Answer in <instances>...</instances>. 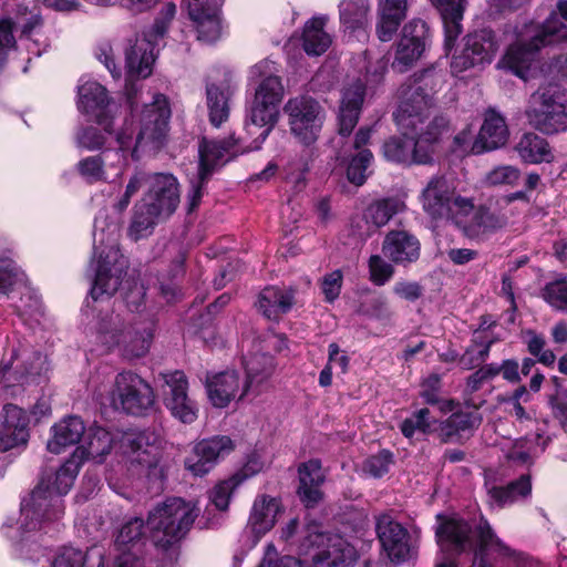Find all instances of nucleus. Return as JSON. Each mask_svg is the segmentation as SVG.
<instances>
[{
  "label": "nucleus",
  "instance_id": "obj_62",
  "mask_svg": "<svg viewBox=\"0 0 567 567\" xmlns=\"http://www.w3.org/2000/svg\"><path fill=\"white\" fill-rule=\"evenodd\" d=\"M25 276L12 261L0 266V293L24 282Z\"/></svg>",
  "mask_w": 567,
  "mask_h": 567
},
{
  "label": "nucleus",
  "instance_id": "obj_51",
  "mask_svg": "<svg viewBox=\"0 0 567 567\" xmlns=\"http://www.w3.org/2000/svg\"><path fill=\"white\" fill-rule=\"evenodd\" d=\"M342 24L352 31L363 28L370 12L369 0H344L339 6Z\"/></svg>",
  "mask_w": 567,
  "mask_h": 567
},
{
  "label": "nucleus",
  "instance_id": "obj_11",
  "mask_svg": "<svg viewBox=\"0 0 567 567\" xmlns=\"http://www.w3.org/2000/svg\"><path fill=\"white\" fill-rule=\"evenodd\" d=\"M501 42L491 29L467 33L451 55L450 68L454 75L468 70H482L491 64L498 52Z\"/></svg>",
  "mask_w": 567,
  "mask_h": 567
},
{
  "label": "nucleus",
  "instance_id": "obj_4",
  "mask_svg": "<svg viewBox=\"0 0 567 567\" xmlns=\"http://www.w3.org/2000/svg\"><path fill=\"white\" fill-rule=\"evenodd\" d=\"M144 173H135L128 181L123 195L113 205L114 215L107 220L106 212L101 210L94 220L93 240L94 249L99 250L106 246L101 252V264L97 270L96 287L93 293L102 289L112 292L118 285L123 270L127 267V258L121 254L117 245L121 215L130 205L131 198L138 192L143 183H146Z\"/></svg>",
  "mask_w": 567,
  "mask_h": 567
},
{
  "label": "nucleus",
  "instance_id": "obj_30",
  "mask_svg": "<svg viewBox=\"0 0 567 567\" xmlns=\"http://www.w3.org/2000/svg\"><path fill=\"white\" fill-rule=\"evenodd\" d=\"M440 13L444 28V50L450 54L463 32V17L467 0H429Z\"/></svg>",
  "mask_w": 567,
  "mask_h": 567
},
{
  "label": "nucleus",
  "instance_id": "obj_22",
  "mask_svg": "<svg viewBox=\"0 0 567 567\" xmlns=\"http://www.w3.org/2000/svg\"><path fill=\"white\" fill-rule=\"evenodd\" d=\"M377 533L384 553L393 563L408 560L413 553L409 532L389 514L377 518Z\"/></svg>",
  "mask_w": 567,
  "mask_h": 567
},
{
  "label": "nucleus",
  "instance_id": "obj_55",
  "mask_svg": "<svg viewBox=\"0 0 567 567\" xmlns=\"http://www.w3.org/2000/svg\"><path fill=\"white\" fill-rule=\"evenodd\" d=\"M144 522L142 518L135 517L126 522L116 538V549L140 550L138 542L143 536Z\"/></svg>",
  "mask_w": 567,
  "mask_h": 567
},
{
  "label": "nucleus",
  "instance_id": "obj_36",
  "mask_svg": "<svg viewBox=\"0 0 567 567\" xmlns=\"http://www.w3.org/2000/svg\"><path fill=\"white\" fill-rule=\"evenodd\" d=\"M51 437L47 449L53 454L62 453L66 447L78 444L85 434V425L81 417L69 415L52 425Z\"/></svg>",
  "mask_w": 567,
  "mask_h": 567
},
{
  "label": "nucleus",
  "instance_id": "obj_25",
  "mask_svg": "<svg viewBox=\"0 0 567 567\" xmlns=\"http://www.w3.org/2000/svg\"><path fill=\"white\" fill-rule=\"evenodd\" d=\"M184 2L196 28L197 39L206 43L217 41L221 32L220 0H184Z\"/></svg>",
  "mask_w": 567,
  "mask_h": 567
},
{
  "label": "nucleus",
  "instance_id": "obj_16",
  "mask_svg": "<svg viewBox=\"0 0 567 567\" xmlns=\"http://www.w3.org/2000/svg\"><path fill=\"white\" fill-rule=\"evenodd\" d=\"M455 194L454 187L444 176H433L420 195L422 208L432 219H451L456 223L457 203L467 199Z\"/></svg>",
  "mask_w": 567,
  "mask_h": 567
},
{
  "label": "nucleus",
  "instance_id": "obj_39",
  "mask_svg": "<svg viewBox=\"0 0 567 567\" xmlns=\"http://www.w3.org/2000/svg\"><path fill=\"white\" fill-rule=\"evenodd\" d=\"M124 442L130 446L134 461L148 467L156 465L162 437L155 431H143L125 435Z\"/></svg>",
  "mask_w": 567,
  "mask_h": 567
},
{
  "label": "nucleus",
  "instance_id": "obj_34",
  "mask_svg": "<svg viewBox=\"0 0 567 567\" xmlns=\"http://www.w3.org/2000/svg\"><path fill=\"white\" fill-rule=\"evenodd\" d=\"M507 138L508 128L505 120L495 111H488L485 114L478 136L471 146V152L481 154L486 151L496 150L505 145Z\"/></svg>",
  "mask_w": 567,
  "mask_h": 567
},
{
  "label": "nucleus",
  "instance_id": "obj_15",
  "mask_svg": "<svg viewBox=\"0 0 567 567\" xmlns=\"http://www.w3.org/2000/svg\"><path fill=\"white\" fill-rule=\"evenodd\" d=\"M284 112L288 117L290 133L299 143L309 146L318 140L326 113L317 100L308 95L291 97L286 102Z\"/></svg>",
  "mask_w": 567,
  "mask_h": 567
},
{
  "label": "nucleus",
  "instance_id": "obj_52",
  "mask_svg": "<svg viewBox=\"0 0 567 567\" xmlns=\"http://www.w3.org/2000/svg\"><path fill=\"white\" fill-rule=\"evenodd\" d=\"M285 90L281 80L277 75H267L258 83L255 89L254 99L265 104L275 106L279 110V105L284 99Z\"/></svg>",
  "mask_w": 567,
  "mask_h": 567
},
{
  "label": "nucleus",
  "instance_id": "obj_33",
  "mask_svg": "<svg viewBox=\"0 0 567 567\" xmlns=\"http://www.w3.org/2000/svg\"><path fill=\"white\" fill-rule=\"evenodd\" d=\"M159 43L143 33L126 51V69L130 76L147 78L156 59Z\"/></svg>",
  "mask_w": 567,
  "mask_h": 567
},
{
  "label": "nucleus",
  "instance_id": "obj_5",
  "mask_svg": "<svg viewBox=\"0 0 567 567\" xmlns=\"http://www.w3.org/2000/svg\"><path fill=\"white\" fill-rule=\"evenodd\" d=\"M564 27L555 13H551L543 24L528 27L527 32L507 48L496 68L509 71L526 81L540 48L556 41L567 44V31L561 32Z\"/></svg>",
  "mask_w": 567,
  "mask_h": 567
},
{
  "label": "nucleus",
  "instance_id": "obj_64",
  "mask_svg": "<svg viewBox=\"0 0 567 567\" xmlns=\"http://www.w3.org/2000/svg\"><path fill=\"white\" fill-rule=\"evenodd\" d=\"M369 269L371 280L378 286H382L389 281L394 272L393 266L378 255L370 257Z\"/></svg>",
  "mask_w": 567,
  "mask_h": 567
},
{
  "label": "nucleus",
  "instance_id": "obj_6",
  "mask_svg": "<svg viewBox=\"0 0 567 567\" xmlns=\"http://www.w3.org/2000/svg\"><path fill=\"white\" fill-rule=\"evenodd\" d=\"M199 514L196 504L182 498H169L148 515L152 542L159 550L175 549L186 536Z\"/></svg>",
  "mask_w": 567,
  "mask_h": 567
},
{
  "label": "nucleus",
  "instance_id": "obj_2",
  "mask_svg": "<svg viewBox=\"0 0 567 567\" xmlns=\"http://www.w3.org/2000/svg\"><path fill=\"white\" fill-rule=\"evenodd\" d=\"M442 79L432 70L423 71L412 84L400 91V104L394 120L402 136L390 137L383 144L384 157L400 164H429L433 159L434 146L449 131L445 116L427 121L434 105L433 94L441 87Z\"/></svg>",
  "mask_w": 567,
  "mask_h": 567
},
{
  "label": "nucleus",
  "instance_id": "obj_60",
  "mask_svg": "<svg viewBox=\"0 0 567 567\" xmlns=\"http://www.w3.org/2000/svg\"><path fill=\"white\" fill-rule=\"evenodd\" d=\"M105 141L106 135L94 126L84 127L76 134V146L90 152L102 148Z\"/></svg>",
  "mask_w": 567,
  "mask_h": 567
},
{
  "label": "nucleus",
  "instance_id": "obj_7",
  "mask_svg": "<svg viewBox=\"0 0 567 567\" xmlns=\"http://www.w3.org/2000/svg\"><path fill=\"white\" fill-rule=\"evenodd\" d=\"M436 528V538L440 546V554L436 557L435 567H457L455 557L462 554H473V565L480 563L481 539L480 533L485 526H489L486 520H482L473 528L464 519L456 517L442 518Z\"/></svg>",
  "mask_w": 567,
  "mask_h": 567
},
{
  "label": "nucleus",
  "instance_id": "obj_29",
  "mask_svg": "<svg viewBox=\"0 0 567 567\" xmlns=\"http://www.w3.org/2000/svg\"><path fill=\"white\" fill-rule=\"evenodd\" d=\"M280 512L281 506L278 498L268 495L256 497L245 529L251 536L252 545H256L275 526Z\"/></svg>",
  "mask_w": 567,
  "mask_h": 567
},
{
  "label": "nucleus",
  "instance_id": "obj_44",
  "mask_svg": "<svg viewBox=\"0 0 567 567\" xmlns=\"http://www.w3.org/2000/svg\"><path fill=\"white\" fill-rule=\"evenodd\" d=\"M158 207L151 205L144 198L135 205L134 215L130 226V235L137 240L148 235L154 226L162 219L169 217Z\"/></svg>",
  "mask_w": 567,
  "mask_h": 567
},
{
  "label": "nucleus",
  "instance_id": "obj_18",
  "mask_svg": "<svg viewBox=\"0 0 567 567\" xmlns=\"http://www.w3.org/2000/svg\"><path fill=\"white\" fill-rule=\"evenodd\" d=\"M48 371L47 357L40 352L24 353L21 361L13 352L9 361L2 362L0 377L3 385L8 388L16 384H40L47 380Z\"/></svg>",
  "mask_w": 567,
  "mask_h": 567
},
{
  "label": "nucleus",
  "instance_id": "obj_28",
  "mask_svg": "<svg viewBox=\"0 0 567 567\" xmlns=\"http://www.w3.org/2000/svg\"><path fill=\"white\" fill-rule=\"evenodd\" d=\"M148 186L144 199L172 215L179 204V185L176 177L169 173H154L146 177Z\"/></svg>",
  "mask_w": 567,
  "mask_h": 567
},
{
  "label": "nucleus",
  "instance_id": "obj_37",
  "mask_svg": "<svg viewBox=\"0 0 567 567\" xmlns=\"http://www.w3.org/2000/svg\"><path fill=\"white\" fill-rule=\"evenodd\" d=\"M103 249H105V251L109 250L106 248V246L101 247L99 250L94 249V256L97 257V259H96V261L92 260V262H91L92 266L95 264V276H94L93 286L90 291L92 299L96 301V300H102L103 298H110L113 293H115L117 291L118 287L121 285H123L124 299H125L127 307L131 310H138L140 306L143 303V300H144L145 290H144L143 285H141L135 279H131V278L125 279L128 266L121 274L120 279H118V285L114 291L106 292V291H103L102 289H100L99 292L93 293V290L96 287L97 270H99V267L101 264V252Z\"/></svg>",
  "mask_w": 567,
  "mask_h": 567
},
{
  "label": "nucleus",
  "instance_id": "obj_21",
  "mask_svg": "<svg viewBox=\"0 0 567 567\" xmlns=\"http://www.w3.org/2000/svg\"><path fill=\"white\" fill-rule=\"evenodd\" d=\"M254 381H245L237 371H224L208 375L206 389L210 403L215 408H226L233 400L251 395Z\"/></svg>",
  "mask_w": 567,
  "mask_h": 567
},
{
  "label": "nucleus",
  "instance_id": "obj_8",
  "mask_svg": "<svg viewBox=\"0 0 567 567\" xmlns=\"http://www.w3.org/2000/svg\"><path fill=\"white\" fill-rule=\"evenodd\" d=\"M525 115L536 131L553 135L567 130V91L557 83L539 86L529 97Z\"/></svg>",
  "mask_w": 567,
  "mask_h": 567
},
{
  "label": "nucleus",
  "instance_id": "obj_12",
  "mask_svg": "<svg viewBox=\"0 0 567 567\" xmlns=\"http://www.w3.org/2000/svg\"><path fill=\"white\" fill-rule=\"evenodd\" d=\"M106 402L116 411L142 415L152 409L155 395L152 386L140 375L123 371L115 377L107 395L101 399L102 404Z\"/></svg>",
  "mask_w": 567,
  "mask_h": 567
},
{
  "label": "nucleus",
  "instance_id": "obj_50",
  "mask_svg": "<svg viewBox=\"0 0 567 567\" xmlns=\"http://www.w3.org/2000/svg\"><path fill=\"white\" fill-rule=\"evenodd\" d=\"M532 492L529 475H522L518 480L506 486L492 487L488 489L489 498L499 506L511 505L520 497H527Z\"/></svg>",
  "mask_w": 567,
  "mask_h": 567
},
{
  "label": "nucleus",
  "instance_id": "obj_45",
  "mask_svg": "<svg viewBox=\"0 0 567 567\" xmlns=\"http://www.w3.org/2000/svg\"><path fill=\"white\" fill-rule=\"evenodd\" d=\"M522 161L529 164L551 163L554 153L548 142L535 133H525L515 146Z\"/></svg>",
  "mask_w": 567,
  "mask_h": 567
},
{
  "label": "nucleus",
  "instance_id": "obj_59",
  "mask_svg": "<svg viewBox=\"0 0 567 567\" xmlns=\"http://www.w3.org/2000/svg\"><path fill=\"white\" fill-rule=\"evenodd\" d=\"M176 14V6L172 2L166 3L158 17L156 18L154 24L152 28L144 32L146 35H148L151 39L159 43V40L164 38V35L167 32L169 22L174 19Z\"/></svg>",
  "mask_w": 567,
  "mask_h": 567
},
{
  "label": "nucleus",
  "instance_id": "obj_31",
  "mask_svg": "<svg viewBox=\"0 0 567 567\" xmlns=\"http://www.w3.org/2000/svg\"><path fill=\"white\" fill-rule=\"evenodd\" d=\"M421 245L419 239L405 230H392L386 234L382 252L384 257L396 265L415 262L420 257Z\"/></svg>",
  "mask_w": 567,
  "mask_h": 567
},
{
  "label": "nucleus",
  "instance_id": "obj_24",
  "mask_svg": "<svg viewBox=\"0 0 567 567\" xmlns=\"http://www.w3.org/2000/svg\"><path fill=\"white\" fill-rule=\"evenodd\" d=\"M228 153L226 143L203 140L199 146V167L197 179L192 182V188L187 195V210L194 212L203 197V186L217 166Z\"/></svg>",
  "mask_w": 567,
  "mask_h": 567
},
{
  "label": "nucleus",
  "instance_id": "obj_43",
  "mask_svg": "<svg viewBox=\"0 0 567 567\" xmlns=\"http://www.w3.org/2000/svg\"><path fill=\"white\" fill-rule=\"evenodd\" d=\"M261 470V466L250 461L241 472H238L229 478L218 483L210 492L209 498L212 505L224 512L228 508L230 497L234 491L250 475Z\"/></svg>",
  "mask_w": 567,
  "mask_h": 567
},
{
  "label": "nucleus",
  "instance_id": "obj_47",
  "mask_svg": "<svg viewBox=\"0 0 567 567\" xmlns=\"http://www.w3.org/2000/svg\"><path fill=\"white\" fill-rule=\"evenodd\" d=\"M246 378L245 381H254V389L251 395L256 396L265 390L267 379L274 371V359L266 353L250 355L246 362Z\"/></svg>",
  "mask_w": 567,
  "mask_h": 567
},
{
  "label": "nucleus",
  "instance_id": "obj_27",
  "mask_svg": "<svg viewBox=\"0 0 567 567\" xmlns=\"http://www.w3.org/2000/svg\"><path fill=\"white\" fill-rule=\"evenodd\" d=\"M425 33L426 23L421 20H412L403 27L393 69L404 72L421 56L425 48Z\"/></svg>",
  "mask_w": 567,
  "mask_h": 567
},
{
  "label": "nucleus",
  "instance_id": "obj_63",
  "mask_svg": "<svg viewBox=\"0 0 567 567\" xmlns=\"http://www.w3.org/2000/svg\"><path fill=\"white\" fill-rule=\"evenodd\" d=\"M258 567H305V564L292 556H279L276 547L268 544Z\"/></svg>",
  "mask_w": 567,
  "mask_h": 567
},
{
  "label": "nucleus",
  "instance_id": "obj_13",
  "mask_svg": "<svg viewBox=\"0 0 567 567\" xmlns=\"http://www.w3.org/2000/svg\"><path fill=\"white\" fill-rule=\"evenodd\" d=\"M13 24L20 28L21 38L29 41L27 49L34 55L40 56L49 47L48 38L43 33V19L40 12L19 6L16 22L10 19L0 20V66L4 63L9 51L16 45Z\"/></svg>",
  "mask_w": 567,
  "mask_h": 567
},
{
  "label": "nucleus",
  "instance_id": "obj_40",
  "mask_svg": "<svg viewBox=\"0 0 567 567\" xmlns=\"http://www.w3.org/2000/svg\"><path fill=\"white\" fill-rule=\"evenodd\" d=\"M235 87L227 80L206 86V99L210 123L219 127L229 116V100Z\"/></svg>",
  "mask_w": 567,
  "mask_h": 567
},
{
  "label": "nucleus",
  "instance_id": "obj_38",
  "mask_svg": "<svg viewBox=\"0 0 567 567\" xmlns=\"http://www.w3.org/2000/svg\"><path fill=\"white\" fill-rule=\"evenodd\" d=\"M481 539V558L478 567H499L493 564L489 557L494 554L497 556L508 559L515 564V567H524L526 558L520 554L513 551L511 548L505 546L493 533L491 526H485L480 533Z\"/></svg>",
  "mask_w": 567,
  "mask_h": 567
},
{
  "label": "nucleus",
  "instance_id": "obj_32",
  "mask_svg": "<svg viewBox=\"0 0 567 567\" xmlns=\"http://www.w3.org/2000/svg\"><path fill=\"white\" fill-rule=\"evenodd\" d=\"M299 486L297 489L300 501L307 507L316 506L322 498V484L326 481V473L319 460H309L298 467Z\"/></svg>",
  "mask_w": 567,
  "mask_h": 567
},
{
  "label": "nucleus",
  "instance_id": "obj_35",
  "mask_svg": "<svg viewBox=\"0 0 567 567\" xmlns=\"http://www.w3.org/2000/svg\"><path fill=\"white\" fill-rule=\"evenodd\" d=\"M363 97L364 85L360 80H357L344 89L338 116L339 134L341 137L349 136L359 121Z\"/></svg>",
  "mask_w": 567,
  "mask_h": 567
},
{
  "label": "nucleus",
  "instance_id": "obj_1",
  "mask_svg": "<svg viewBox=\"0 0 567 567\" xmlns=\"http://www.w3.org/2000/svg\"><path fill=\"white\" fill-rule=\"evenodd\" d=\"M86 446L78 447L72 456L52 475L43 476L32 491L30 498L21 505V516L16 526L6 524L3 530L21 557L33 558L37 553L38 532L42 528L40 518L58 519L62 512L61 496L69 493L85 458H97L112 449L113 439L101 426L85 430Z\"/></svg>",
  "mask_w": 567,
  "mask_h": 567
},
{
  "label": "nucleus",
  "instance_id": "obj_56",
  "mask_svg": "<svg viewBox=\"0 0 567 567\" xmlns=\"http://www.w3.org/2000/svg\"><path fill=\"white\" fill-rule=\"evenodd\" d=\"M542 297L553 309L567 312V279L559 277L546 284Z\"/></svg>",
  "mask_w": 567,
  "mask_h": 567
},
{
  "label": "nucleus",
  "instance_id": "obj_49",
  "mask_svg": "<svg viewBox=\"0 0 567 567\" xmlns=\"http://www.w3.org/2000/svg\"><path fill=\"white\" fill-rule=\"evenodd\" d=\"M405 209L403 200L390 197L373 202L368 206L364 213L365 223L380 228L389 223V220L396 214Z\"/></svg>",
  "mask_w": 567,
  "mask_h": 567
},
{
  "label": "nucleus",
  "instance_id": "obj_26",
  "mask_svg": "<svg viewBox=\"0 0 567 567\" xmlns=\"http://www.w3.org/2000/svg\"><path fill=\"white\" fill-rule=\"evenodd\" d=\"M29 436L27 412L16 404H6L0 415V451L25 446Z\"/></svg>",
  "mask_w": 567,
  "mask_h": 567
},
{
  "label": "nucleus",
  "instance_id": "obj_48",
  "mask_svg": "<svg viewBox=\"0 0 567 567\" xmlns=\"http://www.w3.org/2000/svg\"><path fill=\"white\" fill-rule=\"evenodd\" d=\"M324 18H313L305 25L302 45L307 54L320 55L331 44V37L323 30Z\"/></svg>",
  "mask_w": 567,
  "mask_h": 567
},
{
  "label": "nucleus",
  "instance_id": "obj_58",
  "mask_svg": "<svg viewBox=\"0 0 567 567\" xmlns=\"http://www.w3.org/2000/svg\"><path fill=\"white\" fill-rule=\"evenodd\" d=\"M520 171L513 165H499L492 168L484 177L487 186H515L520 179Z\"/></svg>",
  "mask_w": 567,
  "mask_h": 567
},
{
  "label": "nucleus",
  "instance_id": "obj_54",
  "mask_svg": "<svg viewBox=\"0 0 567 567\" xmlns=\"http://www.w3.org/2000/svg\"><path fill=\"white\" fill-rule=\"evenodd\" d=\"M492 344V340H485L476 336L472 344L462 354L460 359L461 367L465 370H471L482 364L488 358Z\"/></svg>",
  "mask_w": 567,
  "mask_h": 567
},
{
  "label": "nucleus",
  "instance_id": "obj_9",
  "mask_svg": "<svg viewBox=\"0 0 567 567\" xmlns=\"http://www.w3.org/2000/svg\"><path fill=\"white\" fill-rule=\"evenodd\" d=\"M154 323L145 321L124 326L118 315H110L99 322L97 340L111 350L117 347L125 359L144 357L153 341Z\"/></svg>",
  "mask_w": 567,
  "mask_h": 567
},
{
  "label": "nucleus",
  "instance_id": "obj_42",
  "mask_svg": "<svg viewBox=\"0 0 567 567\" xmlns=\"http://www.w3.org/2000/svg\"><path fill=\"white\" fill-rule=\"evenodd\" d=\"M295 302V291L290 288L267 287L258 299L259 310L268 319H277L288 312Z\"/></svg>",
  "mask_w": 567,
  "mask_h": 567
},
{
  "label": "nucleus",
  "instance_id": "obj_61",
  "mask_svg": "<svg viewBox=\"0 0 567 567\" xmlns=\"http://www.w3.org/2000/svg\"><path fill=\"white\" fill-rule=\"evenodd\" d=\"M431 426L430 410L421 409L401 424V431L406 437H412L416 431L425 433Z\"/></svg>",
  "mask_w": 567,
  "mask_h": 567
},
{
  "label": "nucleus",
  "instance_id": "obj_19",
  "mask_svg": "<svg viewBox=\"0 0 567 567\" xmlns=\"http://www.w3.org/2000/svg\"><path fill=\"white\" fill-rule=\"evenodd\" d=\"M168 390L164 393V404L171 414L184 424L193 423L198 416L197 403L187 394L188 381L183 371L161 374Z\"/></svg>",
  "mask_w": 567,
  "mask_h": 567
},
{
  "label": "nucleus",
  "instance_id": "obj_20",
  "mask_svg": "<svg viewBox=\"0 0 567 567\" xmlns=\"http://www.w3.org/2000/svg\"><path fill=\"white\" fill-rule=\"evenodd\" d=\"M78 94L79 110L93 116L105 133L112 134V111L115 105L110 102L105 87L95 81L81 79Z\"/></svg>",
  "mask_w": 567,
  "mask_h": 567
},
{
  "label": "nucleus",
  "instance_id": "obj_14",
  "mask_svg": "<svg viewBox=\"0 0 567 567\" xmlns=\"http://www.w3.org/2000/svg\"><path fill=\"white\" fill-rule=\"evenodd\" d=\"M279 120V110L275 106L265 104L252 99L247 109L245 121L246 136L235 140L219 141L226 143L228 153L235 155L238 152L257 151L261 147L270 132L274 130Z\"/></svg>",
  "mask_w": 567,
  "mask_h": 567
},
{
  "label": "nucleus",
  "instance_id": "obj_41",
  "mask_svg": "<svg viewBox=\"0 0 567 567\" xmlns=\"http://www.w3.org/2000/svg\"><path fill=\"white\" fill-rule=\"evenodd\" d=\"M370 137L371 128L369 127H361L355 134L353 148L357 150L358 153L350 161L347 169V176L348 179L357 186L364 184L368 177L367 171L373 161V155L369 150H361L368 144Z\"/></svg>",
  "mask_w": 567,
  "mask_h": 567
},
{
  "label": "nucleus",
  "instance_id": "obj_46",
  "mask_svg": "<svg viewBox=\"0 0 567 567\" xmlns=\"http://www.w3.org/2000/svg\"><path fill=\"white\" fill-rule=\"evenodd\" d=\"M102 553L93 548L87 554L81 549L64 546L58 550L52 560V567H102Z\"/></svg>",
  "mask_w": 567,
  "mask_h": 567
},
{
  "label": "nucleus",
  "instance_id": "obj_10",
  "mask_svg": "<svg viewBox=\"0 0 567 567\" xmlns=\"http://www.w3.org/2000/svg\"><path fill=\"white\" fill-rule=\"evenodd\" d=\"M302 554L310 555L305 567H353L358 555L353 546L340 536H327L317 524H309L300 543Z\"/></svg>",
  "mask_w": 567,
  "mask_h": 567
},
{
  "label": "nucleus",
  "instance_id": "obj_17",
  "mask_svg": "<svg viewBox=\"0 0 567 567\" xmlns=\"http://www.w3.org/2000/svg\"><path fill=\"white\" fill-rule=\"evenodd\" d=\"M456 223L468 238H481L502 229L507 218L486 206H474L472 198L461 199L457 204Z\"/></svg>",
  "mask_w": 567,
  "mask_h": 567
},
{
  "label": "nucleus",
  "instance_id": "obj_23",
  "mask_svg": "<svg viewBox=\"0 0 567 567\" xmlns=\"http://www.w3.org/2000/svg\"><path fill=\"white\" fill-rule=\"evenodd\" d=\"M233 450L234 444L228 436L202 440L185 458V467L195 476L206 475L220 458H224Z\"/></svg>",
  "mask_w": 567,
  "mask_h": 567
},
{
  "label": "nucleus",
  "instance_id": "obj_53",
  "mask_svg": "<svg viewBox=\"0 0 567 567\" xmlns=\"http://www.w3.org/2000/svg\"><path fill=\"white\" fill-rule=\"evenodd\" d=\"M481 421L478 413L456 412L445 421L443 432L447 436H462L478 427Z\"/></svg>",
  "mask_w": 567,
  "mask_h": 567
},
{
  "label": "nucleus",
  "instance_id": "obj_57",
  "mask_svg": "<svg viewBox=\"0 0 567 567\" xmlns=\"http://www.w3.org/2000/svg\"><path fill=\"white\" fill-rule=\"evenodd\" d=\"M533 395L525 385H520L509 395L503 398L502 402L512 406L509 414L516 420L524 422L532 420V414L524 408L532 401Z\"/></svg>",
  "mask_w": 567,
  "mask_h": 567
},
{
  "label": "nucleus",
  "instance_id": "obj_3",
  "mask_svg": "<svg viewBox=\"0 0 567 567\" xmlns=\"http://www.w3.org/2000/svg\"><path fill=\"white\" fill-rule=\"evenodd\" d=\"M134 117L132 115V120H125L116 133V141L120 145L117 151L103 153V157L94 155L79 161L76 171L85 182L94 184L106 181L105 163L111 157H114L115 161L110 162V165L116 166L117 175H120L126 166L128 152L134 159H140L142 155L155 152L163 145L171 117V109L165 95L155 94L152 102L143 106L136 122Z\"/></svg>",
  "mask_w": 567,
  "mask_h": 567
}]
</instances>
